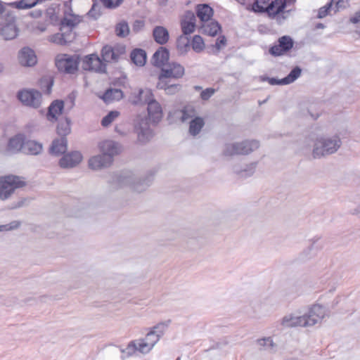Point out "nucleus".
Segmentation results:
<instances>
[{"instance_id":"obj_51","label":"nucleus","mask_w":360,"mask_h":360,"mask_svg":"<svg viewBox=\"0 0 360 360\" xmlns=\"http://www.w3.org/2000/svg\"><path fill=\"white\" fill-rule=\"evenodd\" d=\"M330 2H333L334 13L347 8L349 5V0H331Z\"/></svg>"},{"instance_id":"obj_63","label":"nucleus","mask_w":360,"mask_h":360,"mask_svg":"<svg viewBox=\"0 0 360 360\" xmlns=\"http://www.w3.org/2000/svg\"><path fill=\"white\" fill-rule=\"evenodd\" d=\"M352 213L353 214H356V215L360 216V204L356 208H354L352 210Z\"/></svg>"},{"instance_id":"obj_35","label":"nucleus","mask_w":360,"mask_h":360,"mask_svg":"<svg viewBox=\"0 0 360 360\" xmlns=\"http://www.w3.org/2000/svg\"><path fill=\"white\" fill-rule=\"evenodd\" d=\"M156 87L159 89H163L167 95H174L181 90V86L179 84L172 83V80H167L165 84H161L160 81H158Z\"/></svg>"},{"instance_id":"obj_22","label":"nucleus","mask_w":360,"mask_h":360,"mask_svg":"<svg viewBox=\"0 0 360 360\" xmlns=\"http://www.w3.org/2000/svg\"><path fill=\"white\" fill-rule=\"evenodd\" d=\"M148 116L153 122H158L162 117L163 113L160 104L155 100L148 105Z\"/></svg>"},{"instance_id":"obj_9","label":"nucleus","mask_w":360,"mask_h":360,"mask_svg":"<svg viewBox=\"0 0 360 360\" xmlns=\"http://www.w3.org/2000/svg\"><path fill=\"white\" fill-rule=\"evenodd\" d=\"M18 98L25 105L37 108L41 103V94L34 89H23L18 91Z\"/></svg>"},{"instance_id":"obj_29","label":"nucleus","mask_w":360,"mask_h":360,"mask_svg":"<svg viewBox=\"0 0 360 360\" xmlns=\"http://www.w3.org/2000/svg\"><path fill=\"white\" fill-rule=\"evenodd\" d=\"M64 108V103L62 101L56 100L53 101L49 108L48 119L51 121L56 120L62 113Z\"/></svg>"},{"instance_id":"obj_48","label":"nucleus","mask_w":360,"mask_h":360,"mask_svg":"<svg viewBox=\"0 0 360 360\" xmlns=\"http://www.w3.org/2000/svg\"><path fill=\"white\" fill-rule=\"evenodd\" d=\"M129 32L128 24L125 22H121L116 26V33L119 37H124Z\"/></svg>"},{"instance_id":"obj_34","label":"nucleus","mask_w":360,"mask_h":360,"mask_svg":"<svg viewBox=\"0 0 360 360\" xmlns=\"http://www.w3.org/2000/svg\"><path fill=\"white\" fill-rule=\"evenodd\" d=\"M123 93L118 89H109L101 96V98L105 103H110L114 101H117L122 99Z\"/></svg>"},{"instance_id":"obj_11","label":"nucleus","mask_w":360,"mask_h":360,"mask_svg":"<svg viewBox=\"0 0 360 360\" xmlns=\"http://www.w3.org/2000/svg\"><path fill=\"white\" fill-rule=\"evenodd\" d=\"M116 187H122L125 185H130L131 188L138 193H141L149 186V181L146 180L132 181L129 176H116Z\"/></svg>"},{"instance_id":"obj_13","label":"nucleus","mask_w":360,"mask_h":360,"mask_svg":"<svg viewBox=\"0 0 360 360\" xmlns=\"http://www.w3.org/2000/svg\"><path fill=\"white\" fill-rule=\"evenodd\" d=\"M293 46V41L289 36H283L278 39V44L269 49V53L274 56H281L290 50Z\"/></svg>"},{"instance_id":"obj_2","label":"nucleus","mask_w":360,"mask_h":360,"mask_svg":"<svg viewBox=\"0 0 360 360\" xmlns=\"http://www.w3.org/2000/svg\"><path fill=\"white\" fill-rule=\"evenodd\" d=\"M341 140L338 136L321 137L316 140L312 155L314 158L335 153L341 146Z\"/></svg>"},{"instance_id":"obj_32","label":"nucleus","mask_w":360,"mask_h":360,"mask_svg":"<svg viewBox=\"0 0 360 360\" xmlns=\"http://www.w3.org/2000/svg\"><path fill=\"white\" fill-rule=\"evenodd\" d=\"M25 141L23 136L20 134L16 135L9 140L8 144V150L12 153H15L20 150L23 151Z\"/></svg>"},{"instance_id":"obj_61","label":"nucleus","mask_w":360,"mask_h":360,"mask_svg":"<svg viewBox=\"0 0 360 360\" xmlns=\"http://www.w3.org/2000/svg\"><path fill=\"white\" fill-rule=\"evenodd\" d=\"M6 15H9V14L6 13L4 7L0 2V16H6Z\"/></svg>"},{"instance_id":"obj_43","label":"nucleus","mask_w":360,"mask_h":360,"mask_svg":"<svg viewBox=\"0 0 360 360\" xmlns=\"http://www.w3.org/2000/svg\"><path fill=\"white\" fill-rule=\"evenodd\" d=\"M257 344L261 349L270 352H274L276 346L272 338L270 337L258 339L257 340Z\"/></svg>"},{"instance_id":"obj_31","label":"nucleus","mask_w":360,"mask_h":360,"mask_svg":"<svg viewBox=\"0 0 360 360\" xmlns=\"http://www.w3.org/2000/svg\"><path fill=\"white\" fill-rule=\"evenodd\" d=\"M205 120L201 117L196 116L193 120H191L189 121V134L193 136H197L201 131V129L205 126Z\"/></svg>"},{"instance_id":"obj_23","label":"nucleus","mask_w":360,"mask_h":360,"mask_svg":"<svg viewBox=\"0 0 360 360\" xmlns=\"http://www.w3.org/2000/svg\"><path fill=\"white\" fill-rule=\"evenodd\" d=\"M120 51L117 49L105 46L101 51L102 61L103 63L117 62L120 58Z\"/></svg>"},{"instance_id":"obj_24","label":"nucleus","mask_w":360,"mask_h":360,"mask_svg":"<svg viewBox=\"0 0 360 360\" xmlns=\"http://www.w3.org/2000/svg\"><path fill=\"white\" fill-rule=\"evenodd\" d=\"M79 22L80 18L78 15L65 13V16L61 22L60 30L63 31L66 30L67 32L72 33V28L76 26Z\"/></svg>"},{"instance_id":"obj_8","label":"nucleus","mask_w":360,"mask_h":360,"mask_svg":"<svg viewBox=\"0 0 360 360\" xmlns=\"http://www.w3.org/2000/svg\"><path fill=\"white\" fill-rule=\"evenodd\" d=\"M134 131L137 134L138 141L146 143L153 136L148 120L143 116H138L134 120Z\"/></svg>"},{"instance_id":"obj_21","label":"nucleus","mask_w":360,"mask_h":360,"mask_svg":"<svg viewBox=\"0 0 360 360\" xmlns=\"http://www.w3.org/2000/svg\"><path fill=\"white\" fill-rule=\"evenodd\" d=\"M169 60V52L165 48L160 47L155 52L151 59V63L154 66L163 68Z\"/></svg>"},{"instance_id":"obj_6","label":"nucleus","mask_w":360,"mask_h":360,"mask_svg":"<svg viewBox=\"0 0 360 360\" xmlns=\"http://www.w3.org/2000/svg\"><path fill=\"white\" fill-rule=\"evenodd\" d=\"M184 75V68L182 65L176 63H171L162 68L158 81H160L161 84H165V81L181 78Z\"/></svg>"},{"instance_id":"obj_53","label":"nucleus","mask_w":360,"mask_h":360,"mask_svg":"<svg viewBox=\"0 0 360 360\" xmlns=\"http://www.w3.org/2000/svg\"><path fill=\"white\" fill-rule=\"evenodd\" d=\"M89 17L96 20L101 15V6L98 4L94 3L88 12Z\"/></svg>"},{"instance_id":"obj_4","label":"nucleus","mask_w":360,"mask_h":360,"mask_svg":"<svg viewBox=\"0 0 360 360\" xmlns=\"http://www.w3.org/2000/svg\"><path fill=\"white\" fill-rule=\"evenodd\" d=\"M328 316V311L324 306L317 303L311 305L307 312L304 314L307 328L321 323Z\"/></svg>"},{"instance_id":"obj_14","label":"nucleus","mask_w":360,"mask_h":360,"mask_svg":"<svg viewBox=\"0 0 360 360\" xmlns=\"http://www.w3.org/2000/svg\"><path fill=\"white\" fill-rule=\"evenodd\" d=\"M302 70L300 67L294 68L284 78L277 79L276 78L266 77L263 81H268L271 85H286L294 82L301 75Z\"/></svg>"},{"instance_id":"obj_59","label":"nucleus","mask_w":360,"mask_h":360,"mask_svg":"<svg viewBox=\"0 0 360 360\" xmlns=\"http://www.w3.org/2000/svg\"><path fill=\"white\" fill-rule=\"evenodd\" d=\"M349 22L353 24H357L360 22V10L349 18Z\"/></svg>"},{"instance_id":"obj_47","label":"nucleus","mask_w":360,"mask_h":360,"mask_svg":"<svg viewBox=\"0 0 360 360\" xmlns=\"http://www.w3.org/2000/svg\"><path fill=\"white\" fill-rule=\"evenodd\" d=\"M192 48L197 52H201L205 48V43L200 35H195L192 40Z\"/></svg>"},{"instance_id":"obj_12","label":"nucleus","mask_w":360,"mask_h":360,"mask_svg":"<svg viewBox=\"0 0 360 360\" xmlns=\"http://www.w3.org/2000/svg\"><path fill=\"white\" fill-rule=\"evenodd\" d=\"M180 25L184 35L192 34L196 27V18L195 13L191 11H186L180 17Z\"/></svg>"},{"instance_id":"obj_58","label":"nucleus","mask_w":360,"mask_h":360,"mask_svg":"<svg viewBox=\"0 0 360 360\" xmlns=\"http://www.w3.org/2000/svg\"><path fill=\"white\" fill-rule=\"evenodd\" d=\"M144 26V22L142 20H136L133 25V30L134 32H139Z\"/></svg>"},{"instance_id":"obj_33","label":"nucleus","mask_w":360,"mask_h":360,"mask_svg":"<svg viewBox=\"0 0 360 360\" xmlns=\"http://www.w3.org/2000/svg\"><path fill=\"white\" fill-rule=\"evenodd\" d=\"M256 167V162L246 165L243 168H240L238 165H234L233 171L239 176L245 178L252 176L255 173Z\"/></svg>"},{"instance_id":"obj_62","label":"nucleus","mask_w":360,"mask_h":360,"mask_svg":"<svg viewBox=\"0 0 360 360\" xmlns=\"http://www.w3.org/2000/svg\"><path fill=\"white\" fill-rule=\"evenodd\" d=\"M46 30V27L45 26H43V25H41V26H38L37 28H36V32H38V33H41V32H45Z\"/></svg>"},{"instance_id":"obj_7","label":"nucleus","mask_w":360,"mask_h":360,"mask_svg":"<svg viewBox=\"0 0 360 360\" xmlns=\"http://www.w3.org/2000/svg\"><path fill=\"white\" fill-rule=\"evenodd\" d=\"M79 57L76 55H58L56 58V65L59 71L73 74L78 68Z\"/></svg>"},{"instance_id":"obj_55","label":"nucleus","mask_w":360,"mask_h":360,"mask_svg":"<svg viewBox=\"0 0 360 360\" xmlns=\"http://www.w3.org/2000/svg\"><path fill=\"white\" fill-rule=\"evenodd\" d=\"M214 93V89L207 88L206 89L202 91L200 94V98L204 101H207Z\"/></svg>"},{"instance_id":"obj_54","label":"nucleus","mask_w":360,"mask_h":360,"mask_svg":"<svg viewBox=\"0 0 360 360\" xmlns=\"http://www.w3.org/2000/svg\"><path fill=\"white\" fill-rule=\"evenodd\" d=\"M189 39L187 37L181 36L177 41L178 48L180 49H185L186 50L189 47Z\"/></svg>"},{"instance_id":"obj_30","label":"nucleus","mask_w":360,"mask_h":360,"mask_svg":"<svg viewBox=\"0 0 360 360\" xmlns=\"http://www.w3.org/2000/svg\"><path fill=\"white\" fill-rule=\"evenodd\" d=\"M196 14L202 22H206L212 16L213 10L207 4H200L197 6Z\"/></svg>"},{"instance_id":"obj_52","label":"nucleus","mask_w":360,"mask_h":360,"mask_svg":"<svg viewBox=\"0 0 360 360\" xmlns=\"http://www.w3.org/2000/svg\"><path fill=\"white\" fill-rule=\"evenodd\" d=\"M331 11H333V2H329L326 6L320 8L318 13V18H323Z\"/></svg>"},{"instance_id":"obj_46","label":"nucleus","mask_w":360,"mask_h":360,"mask_svg":"<svg viewBox=\"0 0 360 360\" xmlns=\"http://www.w3.org/2000/svg\"><path fill=\"white\" fill-rule=\"evenodd\" d=\"M38 0H20L13 2L12 4L19 9H27L34 6Z\"/></svg>"},{"instance_id":"obj_15","label":"nucleus","mask_w":360,"mask_h":360,"mask_svg":"<svg viewBox=\"0 0 360 360\" xmlns=\"http://www.w3.org/2000/svg\"><path fill=\"white\" fill-rule=\"evenodd\" d=\"M99 148L101 152L105 156L111 158L113 160V157L120 154L122 150V147L120 143L112 140H105L99 143Z\"/></svg>"},{"instance_id":"obj_25","label":"nucleus","mask_w":360,"mask_h":360,"mask_svg":"<svg viewBox=\"0 0 360 360\" xmlns=\"http://www.w3.org/2000/svg\"><path fill=\"white\" fill-rule=\"evenodd\" d=\"M222 154L224 156L243 155L240 141L229 142L224 144Z\"/></svg>"},{"instance_id":"obj_56","label":"nucleus","mask_w":360,"mask_h":360,"mask_svg":"<svg viewBox=\"0 0 360 360\" xmlns=\"http://www.w3.org/2000/svg\"><path fill=\"white\" fill-rule=\"evenodd\" d=\"M103 5L108 8L117 6L123 0H101Z\"/></svg>"},{"instance_id":"obj_5","label":"nucleus","mask_w":360,"mask_h":360,"mask_svg":"<svg viewBox=\"0 0 360 360\" xmlns=\"http://www.w3.org/2000/svg\"><path fill=\"white\" fill-rule=\"evenodd\" d=\"M19 30L15 24V18L9 14L0 16V34L4 40H12L18 35Z\"/></svg>"},{"instance_id":"obj_50","label":"nucleus","mask_w":360,"mask_h":360,"mask_svg":"<svg viewBox=\"0 0 360 360\" xmlns=\"http://www.w3.org/2000/svg\"><path fill=\"white\" fill-rule=\"evenodd\" d=\"M267 5L264 0H255L252 5V10L257 13H264L266 12Z\"/></svg>"},{"instance_id":"obj_20","label":"nucleus","mask_w":360,"mask_h":360,"mask_svg":"<svg viewBox=\"0 0 360 360\" xmlns=\"http://www.w3.org/2000/svg\"><path fill=\"white\" fill-rule=\"evenodd\" d=\"M133 94L134 95V103H147L148 105L150 101L155 100L152 91L147 88L139 89Z\"/></svg>"},{"instance_id":"obj_49","label":"nucleus","mask_w":360,"mask_h":360,"mask_svg":"<svg viewBox=\"0 0 360 360\" xmlns=\"http://www.w3.org/2000/svg\"><path fill=\"white\" fill-rule=\"evenodd\" d=\"M21 225L19 221H13L9 224L0 225V233L13 231L18 229Z\"/></svg>"},{"instance_id":"obj_28","label":"nucleus","mask_w":360,"mask_h":360,"mask_svg":"<svg viewBox=\"0 0 360 360\" xmlns=\"http://www.w3.org/2000/svg\"><path fill=\"white\" fill-rule=\"evenodd\" d=\"M62 32V33H56L50 36L49 41L57 44L64 45L71 41L74 38L72 33H70L65 30Z\"/></svg>"},{"instance_id":"obj_42","label":"nucleus","mask_w":360,"mask_h":360,"mask_svg":"<svg viewBox=\"0 0 360 360\" xmlns=\"http://www.w3.org/2000/svg\"><path fill=\"white\" fill-rule=\"evenodd\" d=\"M42 150L41 144L34 141H27L25 142L23 152L31 155H38Z\"/></svg>"},{"instance_id":"obj_37","label":"nucleus","mask_w":360,"mask_h":360,"mask_svg":"<svg viewBox=\"0 0 360 360\" xmlns=\"http://www.w3.org/2000/svg\"><path fill=\"white\" fill-rule=\"evenodd\" d=\"M242 155H246L256 150L259 147V143L255 139H247L240 141Z\"/></svg>"},{"instance_id":"obj_57","label":"nucleus","mask_w":360,"mask_h":360,"mask_svg":"<svg viewBox=\"0 0 360 360\" xmlns=\"http://www.w3.org/2000/svg\"><path fill=\"white\" fill-rule=\"evenodd\" d=\"M226 39L225 37L222 36V37H219L217 39V41L215 44V46H216L217 49L219 50V49H221V48L222 46H224L226 44Z\"/></svg>"},{"instance_id":"obj_17","label":"nucleus","mask_w":360,"mask_h":360,"mask_svg":"<svg viewBox=\"0 0 360 360\" xmlns=\"http://www.w3.org/2000/svg\"><path fill=\"white\" fill-rule=\"evenodd\" d=\"M82 160V154L78 151H74L63 155L59 160V165L63 169L72 168L78 165Z\"/></svg>"},{"instance_id":"obj_18","label":"nucleus","mask_w":360,"mask_h":360,"mask_svg":"<svg viewBox=\"0 0 360 360\" xmlns=\"http://www.w3.org/2000/svg\"><path fill=\"white\" fill-rule=\"evenodd\" d=\"M18 59L19 63L25 67H32L37 63L34 51L29 47H24L20 51Z\"/></svg>"},{"instance_id":"obj_45","label":"nucleus","mask_w":360,"mask_h":360,"mask_svg":"<svg viewBox=\"0 0 360 360\" xmlns=\"http://www.w3.org/2000/svg\"><path fill=\"white\" fill-rule=\"evenodd\" d=\"M120 115V112L117 110L110 111L101 120L102 126L107 127L110 126Z\"/></svg>"},{"instance_id":"obj_10","label":"nucleus","mask_w":360,"mask_h":360,"mask_svg":"<svg viewBox=\"0 0 360 360\" xmlns=\"http://www.w3.org/2000/svg\"><path fill=\"white\" fill-rule=\"evenodd\" d=\"M82 68L84 70L103 73L105 72L106 65L96 54H90L82 59Z\"/></svg>"},{"instance_id":"obj_44","label":"nucleus","mask_w":360,"mask_h":360,"mask_svg":"<svg viewBox=\"0 0 360 360\" xmlns=\"http://www.w3.org/2000/svg\"><path fill=\"white\" fill-rule=\"evenodd\" d=\"M70 130V121L68 118L61 120L57 127V132L61 137H65Z\"/></svg>"},{"instance_id":"obj_38","label":"nucleus","mask_w":360,"mask_h":360,"mask_svg":"<svg viewBox=\"0 0 360 360\" xmlns=\"http://www.w3.org/2000/svg\"><path fill=\"white\" fill-rule=\"evenodd\" d=\"M153 37L157 43L164 44L169 39V32L165 27L157 26L153 30Z\"/></svg>"},{"instance_id":"obj_60","label":"nucleus","mask_w":360,"mask_h":360,"mask_svg":"<svg viewBox=\"0 0 360 360\" xmlns=\"http://www.w3.org/2000/svg\"><path fill=\"white\" fill-rule=\"evenodd\" d=\"M45 82L47 84V87H46V89L45 90V92L47 94H49L51 93V88H52V86H53V81L50 80V79H46Z\"/></svg>"},{"instance_id":"obj_39","label":"nucleus","mask_w":360,"mask_h":360,"mask_svg":"<svg viewBox=\"0 0 360 360\" xmlns=\"http://www.w3.org/2000/svg\"><path fill=\"white\" fill-rule=\"evenodd\" d=\"M220 25L216 21L202 22L200 27V31L203 34H206L210 36L216 35L220 30Z\"/></svg>"},{"instance_id":"obj_40","label":"nucleus","mask_w":360,"mask_h":360,"mask_svg":"<svg viewBox=\"0 0 360 360\" xmlns=\"http://www.w3.org/2000/svg\"><path fill=\"white\" fill-rule=\"evenodd\" d=\"M122 353V359H125L134 356L136 352L139 353V347L136 340L130 341L124 349L120 350Z\"/></svg>"},{"instance_id":"obj_64","label":"nucleus","mask_w":360,"mask_h":360,"mask_svg":"<svg viewBox=\"0 0 360 360\" xmlns=\"http://www.w3.org/2000/svg\"><path fill=\"white\" fill-rule=\"evenodd\" d=\"M23 204H24V200H20V201H19V202H18V204H17V205H13V206L12 207V208H18V207H22V206L23 205Z\"/></svg>"},{"instance_id":"obj_16","label":"nucleus","mask_w":360,"mask_h":360,"mask_svg":"<svg viewBox=\"0 0 360 360\" xmlns=\"http://www.w3.org/2000/svg\"><path fill=\"white\" fill-rule=\"evenodd\" d=\"M281 323L285 328H307L304 314L300 315L295 313L287 314L283 317Z\"/></svg>"},{"instance_id":"obj_3","label":"nucleus","mask_w":360,"mask_h":360,"mask_svg":"<svg viewBox=\"0 0 360 360\" xmlns=\"http://www.w3.org/2000/svg\"><path fill=\"white\" fill-rule=\"evenodd\" d=\"M25 181L22 177L8 175L0 177V200L8 198L15 189L24 187Z\"/></svg>"},{"instance_id":"obj_19","label":"nucleus","mask_w":360,"mask_h":360,"mask_svg":"<svg viewBox=\"0 0 360 360\" xmlns=\"http://www.w3.org/2000/svg\"><path fill=\"white\" fill-rule=\"evenodd\" d=\"M112 162L111 158L105 156L102 153L101 155L91 157L89 160V166L92 169L98 170L109 167Z\"/></svg>"},{"instance_id":"obj_41","label":"nucleus","mask_w":360,"mask_h":360,"mask_svg":"<svg viewBox=\"0 0 360 360\" xmlns=\"http://www.w3.org/2000/svg\"><path fill=\"white\" fill-rule=\"evenodd\" d=\"M131 61L138 66H143L146 62V53L142 49H135L131 53Z\"/></svg>"},{"instance_id":"obj_1","label":"nucleus","mask_w":360,"mask_h":360,"mask_svg":"<svg viewBox=\"0 0 360 360\" xmlns=\"http://www.w3.org/2000/svg\"><path fill=\"white\" fill-rule=\"evenodd\" d=\"M170 323L171 320L169 319L147 328L144 337L136 339L139 347V353L143 355L149 354L163 337Z\"/></svg>"},{"instance_id":"obj_27","label":"nucleus","mask_w":360,"mask_h":360,"mask_svg":"<svg viewBox=\"0 0 360 360\" xmlns=\"http://www.w3.org/2000/svg\"><path fill=\"white\" fill-rule=\"evenodd\" d=\"M67 139L65 137H60L55 139L50 148L51 153L55 155H59L67 150Z\"/></svg>"},{"instance_id":"obj_26","label":"nucleus","mask_w":360,"mask_h":360,"mask_svg":"<svg viewBox=\"0 0 360 360\" xmlns=\"http://www.w3.org/2000/svg\"><path fill=\"white\" fill-rule=\"evenodd\" d=\"M287 1L290 2L289 0L273 1L271 3L268 4L266 8V12L270 16H275L283 10L287 4Z\"/></svg>"},{"instance_id":"obj_36","label":"nucleus","mask_w":360,"mask_h":360,"mask_svg":"<svg viewBox=\"0 0 360 360\" xmlns=\"http://www.w3.org/2000/svg\"><path fill=\"white\" fill-rule=\"evenodd\" d=\"M197 116V112L193 107L186 106L182 110L176 112V117H179L182 122H188Z\"/></svg>"}]
</instances>
